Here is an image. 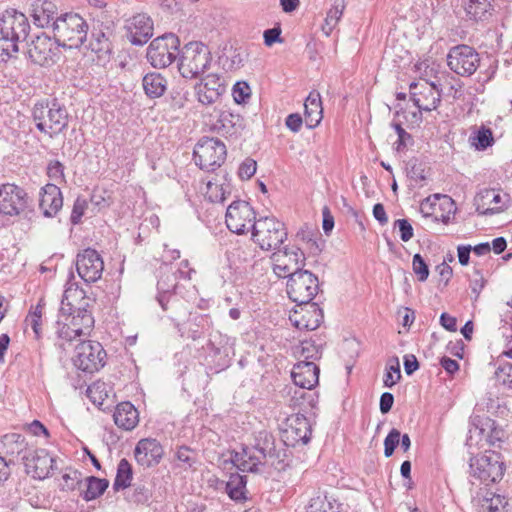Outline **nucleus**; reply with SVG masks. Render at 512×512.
<instances>
[{
	"instance_id": "obj_18",
	"label": "nucleus",
	"mask_w": 512,
	"mask_h": 512,
	"mask_svg": "<svg viewBox=\"0 0 512 512\" xmlns=\"http://www.w3.org/2000/svg\"><path fill=\"white\" fill-rule=\"evenodd\" d=\"M311 437L309 420L301 414L291 415L287 418L286 428L282 431L280 445L295 447L298 444H307Z\"/></svg>"
},
{
	"instance_id": "obj_2",
	"label": "nucleus",
	"mask_w": 512,
	"mask_h": 512,
	"mask_svg": "<svg viewBox=\"0 0 512 512\" xmlns=\"http://www.w3.org/2000/svg\"><path fill=\"white\" fill-rule=\"evenodd\" d=\"M29 30V21L23 13L6 10L0 15V56L2 60L11 58L19 51L18 43L27 39Z\"/></svg>"
},
{
	"instance_id": "obj_32",
	"label": "nucleus",
	"mask_w": 512,
	"mask_h": 512,
	"mask_svg": "<svg viewBox=\"0 0 512 512\" xmlns=\"http://www.w3.org/2000/svg\"><path fill=\"white\" fill-rule=\"evenodd\" d=\"M63 206V197L60 188L55 184H46L40 193L39 207L46 217H52Z\"/></svg>"
},
{
	"instance_id": "obj_24",
	"label": "nucleus",
	"mask_w": 512,
	"mask_h": 512,
	"mask_svg": "<svg viewBox=\"0 0 512 512\" xmlns=\"http://www.w3.org/2000/svg\"><path fill=\"white\" fill-rule=\"evenodd\" d=\"M26 473L35 479H45L54 469L55 459L45 449H32L24 456Z\"/></svg>"
},
{
	"instance_id": "obj_29",
	"label": "nucleus",
	"mask_w": 512,
	"mask_h": 512,
	"mask_svg": "<svg viewBox=\"0 0 512 512\" xmlns=\"http://www.w3.org/2000/svg\"><path fill=\"white\" fill-rule=\"evenodd\" d=\"M239 120V115L215 108L213 114L205 117V125L221 135H232Z\"/></svg>"
},
{
	"instance_id": "obj_31",
	"label": "nucleus",
	"mask_w": 512,
	"mask_h": 512,
	"mask_svg": "<svg viewBox=\"0 0 512 512\" xmlns=\"http://www.w3.org/2000/svg\"><path fill=\"white\" fill-rule=\"evenodd\" d=\"M232 463L242 472L257 473L265 463L264 457L252 446H244L242 451L232 455Z\"/></svg>"
},
{
	"instance_id": "obj_22",
	"label": "nucleus",
	"mask_w": 512,
	"mask_h": 512,
	"mask_svg": "<svg viewBox=\"0 0 512 512\" xmlns=\"http://www.w3.org/2000/svg\"><path fill=\"white\" fill-rule=\"evenodd\" d=\"M225 92V81L216 73L207 74L195 85L197 100L203 105L215 104Z\"/></svg>"
},
{
	"instance_id": "obj_57",
	"label": "nucleus",
	"mask_w": 512,
	"mask_h": 512,
	"mask_svg": "<svg viewBox=\"0 0 512 512\" xmlns=\"http://www.w3.org/2000/svg\"><path fill=\"white\" fill-rule=\"evenodd\" d=\"M473 143L477 149L484 150L493 143L492 132L489 128L482 127L477 131Z\"/></svg>"
},
{
	"instance_id": "obj_1",
	"label": "nucleus",
	"mask_w": 512,
	"mask_h": 512,
	"mask_svg": "<svg viewBox=\"0 0 512 512\" xmlns=\"http://www.w3.org/2000/svg\"><path fill=\"white\" fill-rule=\"evenodd\" d=\"M87 306L88 302L82 289L72 285L65 289L59 311L61 317L71 325L74 336L89 334L94 325V318Z\"/></svg>"
},
{
	"instance_id": "obj_39",
	"label": "nucleus",
	"mask_w": 512,
	"mask_h": 512,
	"mask_svg": "<svg viewBox=\"0 0 512 512\" xmlns=\"http://www.w3.org/2000/svg\"><path fill=\"white\" fill-rule=\"evenodd\" d=\"M492 10L493 6L488 0H468L465 4L467 15L475 21L484 20L491 16Z\"/></svg>"
},
{
	"instance_id": "obj_62",
	"label": "nucleus",
	"mask_w": 512,
	"mask_h": 512,
	"mask_svg": "<svg viewBox=\"0 0 512 512\" xmlns=\"http://www.w3.org/2000/svg\"><path fill=\"white\" fill-rule=\"evenodd\" d=\"M87 208V201L82 198H77L74 202L72 213H71V222L73 224H78L85 213Z\"/></svg>"
},
{
	"instance_id": "obj_41",
	"label": "nucleus",
	"mask_w": 512,
	"mask_h": 512,
	"mask_svg": "<svg viewBox=\"0 0 512 512\" xmlns=\"http://www.w3.org/2000/svg\"><path fill=\"white\" fill-rule=\"evenodd\" d=\"M109 482L94 476L86 478V489L81 492L85 501H91L100 497L108 488Z\"/></svg>"
},
{
	"instance_id": "obj_20",
	"label": "nucleus",
	"mask_w": 512,
	"mask_h": 512,
	"mask_svg": "<svg viewBox=\"0 0 512 512\" xmlns=\"http://www.w3.org/2000/svg\"><path fill=\"white\" fill-rule=\"evenodd\" d=\"M166 278L167 280H171L170 284L166 283V280L163 277L158 281L157 286L160 292L158 301L163 310H168V305L170 304V308L172 309L170 318L172 321L176 322L177 326H179L181 322H185V320L190 315V312L184 301H181L177 298L166 299V294L174 290L176 287V276L167 275Z\"/></svg>"
},
{
	"instance_id": "obj_8",
	"label": "nucleus",
	"mask_w": 512,
	"mask_h": 512,
	"mask_svg": "<svg viewBox=\"0 0 512 512\" xmlns=\"http://www.w3.org/2000/svg\"><path fill=\"white\" fill-rule=\"evenodd\" d=\"M470 474L486 485L500 481L505 465L501 455L495 451H485L483 455L470 459Z\"/></svg>"
},
{
	"instance_id": "obj_49",
	"label": "nucleus",
	"mask_w": 512,
	"mask_h": 512,
	"mask_svg": "<svg viewBox=\"0 0 512 512\" xmlns=\"http://www.w3.org/2000/svg\"><path fill=\"white\" fill-rule=\"evenodd\" d=\"M299 355L303 357V361H308L309 359L317 360L321 357V350L318 345L311 341H302L299 346Z\"/></svg>"
},
{
	"instance_id": "obj_27",
	"label": "nucleus",
	"mask_w": 512,
	"mask_h": 512,
	"mask_svg": "<svg viewBox=\"0 0 512 512\" xmlns=\"http://www.w3.org/2000/svg\"><path fill=\"white\" fill-rule=\"evenodd\" d=\"M134 456L139 465L151 467L160 462L163 448L156 439H141L135 447Z\"/></svg>"
},
{
	"instance_id": "obj_5",
	"label": "nucleus",
	"mask_w": 512,
	"mask_h": 512,
	"mask_svg": "<svg viewBox=\"0 0 512 512\" xmlns=\"http://www.w3.org/2000/svg\"><path fill=\"white\" fill-rule=\"evenodd\" d=\"M288 239L284 222L275 216L260 217L252 225V240L262 251H274Z\"/></svg>"
},
{
	"instance_id": "obj_34",
	"label": "nucleus",
	"mask_w": 512,
	"mask_h": 512,
	"mask_svg": "<svg viewBox=\"0 0 512 512\" xmlns=\"http://www.w3.org/2000/svg\"><path fill=\"white\" fill-rule=\"evenodd\" d=\"M304 121L309 129L318 126L323 118V108L320 93L313 90L304 102Z\"/></svg>"
},
{
	"instance_id": "obj_38",
	"label": "nucleus",
	"mask_w": 512,
	"mask_h": 512,
	"mask_svg": "<svg viewBox=\"0 0 512 512\" xmlns=\"http://www.w3.org/2000/svg\"><path fill=\"white\" fill-rule=\"evenodd\" d=\"M206 197L210 202L222 203L231 193L229 184L221 182L219 179H212L206 185Z\"/></svg>"
},
{
	"instance_id": "obj_47",
	"label": "nucleus",
	"mask_w": 512,
	"mask_h": 512,
	"mask_svg": "<svg viewBox=\"0 0 512 512\" xmlns=\"http://www.w3.org/2000/svg\"><path fill=\"white\" fill-rule=\"evenodd\" d=\"M175 458L179 462L178 466L184 469L192 468L197 462V454L188 446H181L175 453Z\"/></svg>"
},
{
	"instance_id": "obj_55",
	"label": "nucleus",
	"mask_w": 512,
	"mask_h": 512,
	"mask_svg": "<svg viewBox=\"0 0 512 512\" xmlns=\"http://www.w3.org/2000/svg\"><path fill=\"white\" fill-rule=\"evenodd\" d=\"M401 433L396 428L391 429L384 440V455L390 457L393 455L396 447L399 445Z\"/></svg>"
},
{
	"instance_id": "obj_21",
	"label": "nucleus",
	"mask_w": 512,
	"mask_h": 512,
	"mask_svg": "<svg viewBox=\"0 0 512 512\" xmlns=\"http://www.w3.org/2000/svg\"><path fill=\"white\" fill-rule=\"evenodd\" d=\"M411 100L414 105L423 111H432L437 109L441 101V93L438 86L426 80L412 82L410 84Z\"/></svg>"
},
{
	"instance_id": "obj_36",
	"label": "nucleus",
	"mask_w": 512,
	"mask_h": 512,
	"mask_svg": "<svg viewBox=\"0 0 512 512\" xmlns=\"http://www.w3.org/2000/svg\"><path fill=\"white\" fill-rule=\"evenodd\" d=\"M142 86L146 96L155 99L167 90V80L158 72H150L143 77Z\"/></svg>"
},
{
	"instance_id": "obj_14",
	"label": "nucleus",
	"mask_w": 512,
	"mask_h": 512,
	"mask_svg": "<svg viewBox=\"0 0 512 512\" xmlns=\"http://www.w3.org/2000/svg\"><path fill=\"white\" fill-rule=\"evenodd\" d=\"M447 64L450 70L462 77L475 73L480 64L477 51L465 44L452 47L447 54Z\"/></svg>"
},
{
	"instance_id": "obj_64",
	"label": "nucleus",
	"mask_w": 512,
	"mask_h": 512,
	"mask_svg": "<svg viewBox=\"0 0 512 512\" xmlns=\"http://www.w3.org/2000/svg\"><path fill=\"white\" fill-rule=\"evenodd\" d=\"M324 241L322 240L321 234L319 233L316 237L311 239L310 242L305 244L306 250L310 256H317L323 250Z\"/></svg>"
},
{
	"instance_id": "obj_23",
	"label": "nucleus",
	"mask_w": 512,
	"mask_h": 512,
	"mask_svg": "<svg viewBox=\"0 0 512 512\" xmlns=\"http://www.w3.org/2000/svg\"><path fill=\"white\" fill-rule=\"evenodd\" d=\"M298 306L299 309H295L289 316L291 324L298 330L313 331L317 329L324 317L322 309L316 303L311 302Z\"/></svg>"
},
{
	"instance_id": "obj_26",
	"label": "nucleus",
	"mask_w": 512,
	"mask_h": 512,
	"mask_svg": "<svg viewBox=\"0 0 512 512\" xmlns=\"http://www.w3.org/2000/svg\"><path fill=\"white\" fill-rule=\"evenodd\" d=\"M509 196L494 189H485L475 198L476 211L480 215H493L501 212Z\"/></svg>"
},
{
	"instance_id": "obj_56",
	"label": "nucleus",
	"mask_w": 512,
	"mask_h": 512,
	"mask_svg": "<svg viewBox=\"0 0 512 512\" xmlns=\"http://www.w3.org/2000/svg\"><path fill=\"white\" fill-rule=\"evenodd\" d=\"M391 126L394 128L398 135V140L396 141V150L402 151L404 150L409 143L412 142V136L406 132V130L402 127L399 122H392Z\"/></svg>"
},
{
	"instance_id": "obj_30",
	"label": "nucleus",
	"mask_w": 512,
	"mask_h": 512,
	"mask_svg": "<svg viewBox=\"0 0 512 512\" xmlns=\"http://www.w3.org/2000/svg\"><path fill=\"white\" fill-rule=\"evenodd\" d=\"M32 449L28 447L25 438L17 433L6 434L0 441V451L10 457L7 462L14 463L15 459L21 458L24 462V456H27Z\"/></svg>"
},
{
	"instance_id": "obj_11",
	"label": "nucleus",
	"mask_w": 512,
	"mask_h": 512,
	"mask_svg": "<svg viewBox=\"0 0 512 512\" xmlns=\"http://www.w3.org/2000/svg\"><path fill=\"white\" fill-rule=\"evenodd\" d=\"M319 291L318 277L302 269L288 277L287 294L297 305L308 304Z\"/></svg>"
},
{
	"instance_id": "obj_54",
	"label": "nucleus",
	"mask_w": 512,
	"mask_h": 512,
	"mask_svg": "<svg viewBox=\"0 0 512 512\" xmlns=\"http://www.w3.org/2000/svg\"><path fill=\"white\" fill-rule=\"evenodd\" d=\"M412 268L419 281L424 282L429 276V267L420 254H415L412 260Z\"/></svg>"
},
{
	"instance_id": "obj_6",
	"label": "nucleus",
	"mask_w": 512,
	"mask_h": 512,
	"mask_svg": "<svg viewBox=\"0 0 512 512\" xmlns=\"http://www.w3.org/2000/svg\"><path fill=\"white\" fill-rule=\"evenodd\" d=\"M211 51L204 43L191 41L185 44L180 52L178 70L182 77L197 78L211 65Z\"/></svg>"
},
{
	"instance_id": "obj_52",
	"label": "nucleus",
	"mask_w": 512,
	"mask_h": 512,
	"mask_svg": "<svg viewBox=\"0 0 512 512\" xmlns=\"http://www.w3.org/2000/svg\"><path fill=\"white\" fill-rule=\"evenodd\" d=\"M80 483V473L76 470L66 469L62 475V482L59 484L62 490H74Z\"/></svg>"
},
{
	"instance_id": "obj_28",
	"label": "nucleus",
	"mask_w": 512,
	"mask_h": 512,
	"mask_svg": "<svg viewBox=\"0 0 512 512\" xmlns=\"http://www.w3.org/2000/svg\"><path fill=\"white\" fill-rule=\"evenodd\" d=\"M319 367L312 361H299L294 365L291 377L295 385L311 390L319 381Z\"/></svg>"
},
{
	"instance_id": "obj_42",
	"label": "nucleus",
	"mask_w": 512,
	"mask_h": 512,
	"mask_svg": "<svg viewBox=\"0 0 512 512\" xmlns=\"http://www.w3.org/2000/svg\"><path fill=\"white\" fill-rule=\"evenodd\" d=\"M345 0H334L332 7L327 12L325 22L322 26L323 32L329 36L340 21L345 10Z\"/></svg>"
},
{
	"instance_id": "obj_3",
	"label": "nucleus",
	"mask_w": 512,
	"mask_h": 512,
	"mask_svg": "<svg viewBox=\"0 0 512 512\" xmlns=\"http://www.w3.org/2000/svg\"><path fill=\"white\" fill-rule=\"evenodd\" d=\"M32 118L38 131L54 138L64 132L69 124L66 107L57 99L42 100L34 104Z\"/></svg>"
},
{
	"instance_id": "obj_60",
	"label": "nucleus",
	"mask_w": 512,
	"mask_h": 512,
	"mask_svg": "<svg viewBox=\"0 0 512 512\" xmlns=\"http://www.w3.org/2000/svg\"><path fill=\"white\" fill-rule=\"evenodd\" d=\"M232 94L235 102L240 104L250 97L251 89L246 82H237L233 87Z\"/></svg>"
},
{
	"instance_id": "obj_53",
	"label": "nucleus",
	"mask_w": 512,
	"mask_h": 512,
	"mask_svg": "<svg viewBox=\"0 0 512 512\" xmlns=\"http://www.w3.org/2000/svg\"><path fill=\"white\" fill-rule=\"evenodd\" d=\"M495 377L498 382L512 389V363L500 364L495 370Z\"/></svg>"
},
{
	"instance_id": "obj_61",
	"label": "nucleus",
	"mask_w": 512,
	"mask_h": 512,
	"mask_svg": "<svg viewBox=\"0 0 512 512\" xmlns=\"http://www.w3.org/2000/svg\"><path fill=\"white\" fill-rule=\"evenodd\" d=\"M47 175L54 181H64V165L58 160L50 161L47 166Z\"/></svg>"
},
{
	"instance_id": "obj_59",
	"label": "nucleus",
	"mask_w": 512,
	"mask_h": 512,
	"mask_svg": "<svg viewBox=\"0 0 512 512\" xmlns=\"http://www.w3.org/2000/svg\"><path fill=\"white\" fill-rule=\"evenodd\" d=\"M257 169V163L252 158H246L238 169V175L243 180L250 179L255 173Z\"/></svg>"
},
{
	"instance_id": "obj_13",
	"label": "nucleus",
	"mask_w": 512,
	"mask_h": 512,
	"mask_svg": "<svg viewBox=\"0 0 512 512\" xmlns=\"http://www.w3.org/2000/svg\"><path fill=\"white\" fill-rule=\"evenodd\" d=\"M106 351L97 341H82L75 348L73 363L75 367L87 373L99 371L106 361Z\"/></svg>"
},
{
	"instance_id": "obj_63",
	"label": "nucleus",
	"mask_w": 512,
	"mask_h": 512,
	"mask_svg": "<svg viewBox=\"0 0 512 512\" xmlns=\"http://www.w3.org/2000/svg\"><path fill=\"white\" fill-rule=\"evenodd\" d=\"M399 228L400 238L402 241L407 242L413 237V227L406 219H398L394 223Z\"/></svg>"
},
{
	"instance_id": "obj_44",
	"label": "nucleus",
	"mask_w": 512,
	"mask_h": 512,
	"mask_svg": "<svg viewBox=\"0 0 512 512\" xmlns=\"http://www.w3.org/2000/svg\"><path fill=\"white\" fill-rule=\"evenodd\" d=\"M132 481V467L125 459H121L118 463L116 477L113 483V488L116 491L125 489L130 486Z\"/></svg>"
},
{
	"instance_id": "obj_37",
	"label": "nucleus",
	"mask_w": 512,
	"mask_h": 512,
	"mask_svg": "<svg viewBox=\"0 0 512 512\" xmlns=\"http://www.w3.org/2000/svg\"><path fill=\"white\" fill-rule=\"evenodd\" d=\"M477 503L480 512H499L507 505V500L500 494L486 490L478 497Z\"/></svg>"
},
{
	"instance_id": "obj_12",
	"label": "nucleus",
	"mask_w": 512,
	"mask_h": 512,
	"mask_svg": "<svg viewBox=\"0 0 512 512\" xmlns=\"http://www.w3.org/2000/svg\"><path fill=\"white\" fill-rule=\"evenodd\" d=\"M179 45V38L172 33L157 37L147 48V60L154 68H166L176 59Z\"/></svg>"
},
{
	"instance_id": "obj_50",
	"label": "nucleus",
	"mask_w": 512,
	"mask_h": 512,
	"mask_svg": "<svg viewBox=\"0 0 512 512\" xmlns=\"http://www.w3.org/2000/svg\"><path fill=\"white\" fill-rule=\"evenodd\" d=\"M42 306L37 305L34 311L30 312L25 319L26 326H30L37 339L41 336Z\"/></svg>"
},
{
	"instance_id": "obj_10",
	"label": "nucleus",
	"mask_w": 512,
	"mask_h": 512,
	"mask_svg": "<svg viewBox=\"0 0 512 512\" xmlns=\"http://www.w3.org/2000/svg\"><path fill=\"white\" fill-rule=\"evenodd\" d=\"M504 431L489 417L475 416L469 429L466 445L469 448H483L485 444L495 446L503 441Z\"/></svg>"
},
{
	"instance_id": "obj_15",
	"label": "nucleus",
	"mask_w": 512,
	"mask_h": 512,
	"mask_svg": "<svg viewBox=\"0 0 512 512\" xmlns=\"http://www.w3.org/2000/svg\"><path fill=\"white\" fill-rule=\"evenodd\" d=\"M28 206L27 193L21 187L14 184L0 186V227L5 225V216H18Z\"/></svg>"
},
{
	"instance_id": "obj_17",
	"label": "nucleus",
	"mask_w": 512,
	"mask_h": 512,
	"mask_svg": "<svg viewBox=\"0 0 512 512\" xmlns=\"http://www.w3.org/2000/svg\"><path fill=\"white\" fill-rule=\"evenodd\" d=\"M75 266L79 277L86 283L98 281L104 270L102 257L92 248L84 249L77 254Z\"/></svg>"
},
{
	"instance_id": "obj_40",
	"label": "nucleus",
	"mask_w": 512,
	"mask_h": 512,
	"mask_svg": "<svg viewBox=\"0 0 512 512\" xmlns=\"http://www.w3.org/2000/svg\"><path fill=\"white\" fill-rule=\"evenodd\" d=\"M276 446L274 436L266 430H261L255 435L254 444L252 445L264 459L268 458L270 454L273 453Z\"/></svg>"
},
{
	"instance_id": "obj_16",
	"label": "nucleus",
	"mask_w": 512,
	"mask_h": 512,
	"mask_svg": "<svg viewBox=\"0 0 512 512\" xmlns=\"http://www.w3.org/2000/svg\"><path fill=\"white\" fill-rule=\"evenodd\" d=\"M254 221H257L256 213L246 201H234L226 210L225 222L227 228L233 233L244 234L252 230Z\"/></svg>"
},
{
	"instance_id": "obj_35",
	"label": "nucleus",
	"mask_w": 512,
	"mask_h": 512,
	"mask_svg": "<svg viewBox=\"0 0 512 512\" xmlns=\"http://www.w3.org/2000/svg\"><path fill=\"white\" fill-rule=\"evenodd\" d=\"M113 419L116 426L130 431L138 424L139 414L132 403L121 402L115 408Z\"/></svg>"
},
{
	"instance_id": "obj_48",
	"label": "nucleus",
	"mask_w": 512,
	"mask_h": 512,
	"mask_svg": "<svg viewBox=\"0 0 512 512\" xmlns=\"http://www.w3.org/2000/svg\"><path fill=\"white\" fill-rule=\"evenodd\" d=\"M401 378L400 364L398 358L389 360L386 373L383 378L385 387H393Z\"/></svg>"
},
{
	"instance_id": "obj_33",
	"label": "nucleus",
	"mask_w": 512,
	"mask_h": 512,
	"mask_svg": "<svg viewBox=\"0 0 512 512\" xmlns=\"http://www.w3.org/2000/svg\"><path fill=\"white\" fill-rule=\"evenodd\" d=\"M56 14L57 7L49 0H35L31 4V16L34 24L38 27L45 28L51 25L53 28V22L57 18Z\"/></svg>"
},
{
	"instance_id": "obj_9",
	"label": "nucleus",
	"mask_w": 512,
	"mask_h": 512,
	"mask_svg": "<svg viewBox=\"0 0 512 512\" xmlns=\"http://www.w3.org/2000/svg\"><path fill=\"white\" fill-rule=\"evenodd\" d=\"M227 155L225 144L217 138L202 137L194 147L195 164L202 170L213 171L220 167Z\"/></svg>"
},
{
	"instance_id": "obj_58",
	"label": "nucleus",
	"mask_w": 512,
	"mask_h": 512,
	"mask_svg": "<svg viewBox=\"0 0 512 512\" xmlns=\"http://www.w3.org/2000/svg\"><path fill=\"white\" fill-rule=\"evenodd\" d=\"M56 325H57L56 333H57V336L59 339H63V340L70 342L77 337V336L73 335V332L71 331V325L69 324V322L65 321L64 317H61L60 311L58 314V319L56 321Z\"/></svg>"
},
{
	"instance_id": "obj_46",
	"label": "nucleus",
	"mask_w": 512,
	"mask_h": 512,
	"mask_svg": "<svg viewBox=\"0 0 512 512\" xmlns=\"http://www.w3.org/2000/svg\"><path fill=\"white\" fill-rule=\"evenodd\" d=\"M90 48L98 54V57L109 55L112 52V44L109 37L102 31L93 32Z\"/></svg>"
},
{
	"instance_id": "obj_25",
	"label": "nucleus",
	"mask_w": 512,
	"mask_h": 512,
	"mask_svg": "<svg viewBox=\"0 0 512 512\" xmlns=\"http://www.w3.org/2000/svg\"><path fill=\"white\" fill-rule=\"evenodd\" d=\"M127 38L131 44L142 46L153 36V21L145 13H138L126 21Z\"/></svg>"
},
{
	"instance_id": "obj_19",
	"label": "nucleus",
	"mask_w": 512,
	"mask_h": 512,
	"mask_svg": "<svg viewBox=\"0 0 512 512\" xmlns=\"http://www.w3.org/2000/svg\"><path fill=\"white\" fill-rule=\"evenodd\" d=\"M59 47L54 37L41 33L29 45L28 55L33 63L40 66H50L56 62Z\"/></svg>"
},
{
	"instance_id": "obj_43",
	"label": "nucleus",
	"mask_w": 512,
	"mask_h": 512,
	"mask_svg": "<svg viewBox=\"0 0 512 512\" xmlns=\"http://www.w3.org/2000/svg\"><path fill=\"white\" fill-rule=\"evenodd\" d=\"M246 477L238 473L231 474L226 483V492L228 496L235 501L246 499Z\"/></svg>"
},
{
	"instance_id": "obj_51",
	"label": "nucleus",
	"mask_w": 512,
	"mask_h": 512,
	"mask_svg": "<svg viewBox=\"0 0 512 512\" xmlns=\"http://www.w3.org/2000/svg\"><path fill=\"white\" fill-rule=\"evenodd\" d=\"M440 198L444 199L447 202H451L452 203V199L450 197H448V196H440L439 194H435L433 196H429V197L425 198L420 203V212H421V214L424 217L433 216L434 212H435V206L437 204L436 202Z\"/></svg>"
},
{
	"instance_id": "obj_4",
	"label": "nucleus",
	"mask_w": 512,
	"mask_h": 512,
	"mask_svg": "<svg viewBox=\"0 0 512 512\" xmlns=\"http://www.w3.org/2000/svg\"><path fill=\"white\" fill-rule=\"evenodd\" d=\"M53 35L58 46L79 48L87 38L88 25L76 13H65L53 22Z\"/></svg>"
},
{
	"instance_id": "obj_7",
	"label": "nucleus",
	"mask_w": 512,
	"mask_h": 512,
	"mask_svg": "<svg viewBox=\"0 0 512 512\" xmlns=\"http://www.w3.org/2000/svg\"><path fill=\"white\" fill-rule=\"evenodd\" d=\"M272 269L278 278H288L301 271L305 266L306 256L296 245H283L272 251L270 256Z\"/></svg>"
},
{
	"instance_id": "obj_45",
	"label": "nucleus",
	"mask_w": 512,
	"mask_h": 512,
	"mask_svg": "<svg viewBox=\"0 0 512 512\" xmlns=\"http://www.w3.org/2000/svg\"><path fill=\"white\" fill-rule=\"evenodd\" d=\"M340 504L327 495H317L312 498L308 512H339Z\"/></svg>"
}]
</instances>
